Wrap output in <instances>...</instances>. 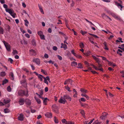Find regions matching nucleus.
Returning <instances> with one entry per match:
<instances>
[{
  "mask_svg": "<svg viewBox=\"0 0 124 124\" xmlns=\"http://www.w3.org/2000/svg\"><path fill=\"white\" fill-rule=\"evenodd\" d=\"M18 94L20 96L23 97L24 96H28L29 95L28 91V90L24 91L22 90H20L19 91Z\"/></svg>",
  "mask_w": 124,
  "mask_h": 124,
  "instance_id": "obj_1",
  "label": "nucleus"
},
{
  "mask_svg": "<svg viewBox=\"0 0 124 124\" xmlns=\"http://www.w3.org/2000/svg\"><path fill=\"white\" fill-rule=\"evenodd\" d=\"M34 73L36 75L38 76L39 78L41 81H42L43 78L44 79V82L46 84V77H44L41 74H39L36 72H34Z\"/></svg>",
  "mask_w": 124,
  "mask_h": 124,
  "instance_id": "obj_2",
  "label": "nucleus"
},
{
  "mask_svg": "<svg viewBox=\"0 0 124 124\" xmlns=\"http://www.w3.org/2000/svg\"><path fill=\"white\" fill-rule=\"evenodd\" d=\"M52 109L53 111L55 113H58L59 112L58 110V108L57 106H56L55 104L53 105L52 107Z\"/></svg>",
  "mask_w": 124,
  "mask_h": 124,
  "instance_id": "obj_3",
  "label": "nucleus"
},
{
  "mask_svg": "<svg viewBox=\"0 0 124 124\" xmlns=\"http://www.w3.org/2000/svg\"><path fill=\"white\" fill-rule=\"evenodd\" d=\"M3 43L6 48L7 50L8 51L10 50L11 46L8 43L4 41Z\"/></svg>",
  "mask_w": 124,
  "mask_h": 124,
  "instance_id": "obj_4",
  "label": "nucleus"
},
{
  "mask_svg": "<svg viewBox=\"0 0 124 124\" xmlns=\"http://www.w3.org/2000/svg\"><path fill=\"white\" fill-rule=\"evenodd\" d=\"M72 81L71 79H69L66 80L64 82V84L66 85L67 84H70L72 85Z\"/></svg>",
  "mask_w": 124,
  "mask_h": 124,
  "instance_id": "obj_5",
  "label": "nucleus"
},
{
  "mask_svg": "<svg viewBox=\"0 0 124 124\" xmlns=\"http://www.w3.org/2000/svg\"><path fill=\"white\" fill-rule=\"evenodd\" d=\"M110 13L111 15L115 18L116 19L119 20H121V18L120 17H118L115 13L112 12H111Z\"/></svg>",
  "mask_w": 124,
  "mask_h": 124,
  "instance_id": "obj_6",
  "label": "nucleus"
},
{
  "mask_svg": "<svg viewBox=\"0 0 124 124\" xmlns=\"http://www.w3.org/2000/svg\"><path fill=\"white\" fill-rule=\"evenodd\" d=\"M64 99L65 100L67 99L68 100H69L70 101L71 100V98L69 95H64L63 96Z\"/></svg>",
  "mask_w": 124,
  "mask_h": 124,
  "instance_id": "obj_7",
  "label": "nucleus"
},
{
  "mask_svg": "<svg viewBox=\"0 0 124 124\" xmlns=\"http://www.w3.org/2000/svg\"><path fill=\"white\" fill-rule=\"evenodd\" d=\"M58 101L60 103L64 104L65 102H66V100L64 99V97L63 98V99H62V97H61V98Z\"/></svg>",
  "mask_w": 124,
  "mask_h": 124,
  "instance_id": "obj_8",
  "label": "nucleus"
},
{
  "mask_svg": "<svg viewBox=\"0 0 124 124\" xmlns=\"http://www.w3.org/2000/svg\"><path fill=\"white\" fill-rule=\"evenodd\" d=\"M24 100L23 98H20L19 101V104L21 105H23L24 104Z\"/></svg>",
  "mask_w": 124,
  "mask_h": 124,
  "instance_id": "obj_9",
  "label": "nucleus"
},
{
  "mask_svg": "<svg viewBox=\"0 0 124 124\" xmlns=\"http://www.w3.org/2000/svg\"><path fill=\"white\" fill-rule=\"evenodd\" d=\"M6 11L7 12H8L10 15L13 14L14 11L11 9H6Z\"/></svg>",
  "mask_w": 124,
  "mask_h": 124,
  "instance_id": "obj_10",
  "label": "nucleus"
},
{
  "mask_svg": "<svg viewBox=\"0 0 124 124\" xmlns=\"http://www.w3.org/2000/svg\"><path fill=\"white\" fill-rule=\"evenodd\" d=\"M94 60H95L96 62L98 63H100L101 61L99 60V59L94 55H92Z\"/></svg>",
  "mask_w": 124,
  "mask_h": 124,
  "instance_id": "obj_11",
  "label": "nucleus"
},
{
  "mask_svg": "<svg viewBox=\"0 0 124 124\" xmlns=\"http://www.w3.org/2000/svg\"><path fill=\"white\" fill-rule=\"evenodd\" d=\"M33 61L35 62L36 64L38 65L40 63V60L38 58H35L33 60Z\"/></svg>",
  "mask_w": 124,
  "mask_h": 124,
  "instance_id": "obj_12",
  "label": "nucleus"
},
{
  "mask_svg": "<svg viewBox=\"0 0 124 124\" xmlns=\"http://www.w3.org/2000/svg\"><path fill=\"white\" fill-rule=\"evenodd\" d=\"M23 115L21 114L18 117V119L20 121H23Z\"/></svg>",
  "mask_w": 124,
  "mask_h": 124,
  "instance_id": "obj_13",
  "label": "nucleus"
},
{
  "mask_svg": "<svg viewBox=\"0 0 124 124\" xmlns=\"http://www.w3.org/2000/svg\"><path fill=\"white\" fill-rule=\"evenodd\" d=\"M61 48H63L64 50H66L67 48V45L65 44H64L62 43L61 44Z\"/></svg>",
  "mask_w": 124,
  "mask_h": 124,
  "instance_id": "obj_14",
  "label": "nucleus"
},
{
  "mask_svg": "<svg viewBox=\"0 0 124 124\" xmlns=\"http://www.w3.org/2000/svg\"><path fill=\"white\" fill-rule=\"evenodd\" d=\"M31 54L33 55H35L36 54V53L35 51L33 49L30 50Z\"/></svg>",
  "mask_w": 124,
  "mask_h": 124,
  "instance_id": "obj_15",
  "label": "nucleus"
},
{
  "mask_svg": "<svg viewBox=\"0 0 124 124\" xmlns=\"http://www.w3.org/2000/svg\"><path fill=\"white\" fill-rule=\"evenodd\" d=\"M47 117L51 118L52 117V114L51 112H47Z\"/></svg>",
  "mask_w": 124,
  "mask_h": 124,
  "instance_id": "obj_16",
  "label": "nucleus"
},
{
  "mask_svg": "<svg viewBox=\"0 0 124 124\" xmlns=\"http://www.w3.org/2000/svg\"><path fill=\"white\" fill-rule=\"evenodd\" d=\"M115 3L116 5H117L118 7H120L121 8L120 10H122V9L123 8V6L120 3H118L117 2H115Z\"/></svg>",
  "mask_w": 124,
  "mask_h": 124,
  "instance_id": "obj_17",
  "label": "nucleus"
},
{
  "mask_svg": "<svg viewBox=\"0 0 124 124\" xmlns=\"http://www.w3.org/2000/svg\"><path fill=\"white\" fill-rule=\"evenodd\" d=\"M25 101L27 104L28 105H31V102L30 100L28 99H26V100Z\"/></svg>",
  "mask_w": 124,
  "mask_h": 124,
  "instance_id": "obj_18",
  "label": "nucleus"
},
{
  "mask_svg": "<svg viewBox=\"0 0 124 124\" xmlns=\"http://www.w3.org/2000/svg\"><path fill=\"white\" fill-rule=\"evenodd\" d=\"M10 99H5L4 100L3 102V103L5 104H7L9 103L10 101Z\"/></svg>",
  "mask_w": 124,
  "mask_h": 124,
  "instance_id": "obj_19",
  "label": "nucleus"
},
{
  "mask_svg": "<svg viewBox=\"0 0 124 124\" xmlns=\"http://www.w3.org/2000/svg\"><path fill=\"white\" fill-rule=\"evenodd\" d=\"M54 121L55 123L58 124L59 123V120L56 116H54Z\"/></svg>",
  "mask_w": 124,
  "mask_h": 124,
  "instance_id": "obj_20",
  "label": "nucleus"
},
{
  "mask_svg": "<svg viewBox=\"0 0 124 124\" xmlns=\"http://www.w3.org/2000/svg\"><path fill=\"white\" fill-rule=\"evenodd\" d=\"M91 52L90 51H87L86 53H84V54L87 56H89L91 54Z\"/></svg>",
  "mask_w": 124,
  "mask_h": 124,
  "instance_id": "obj_21",
  "label": "nucleus"
},
{
  "mask_svg": "<svg viewBox=\"0 0 124 124\" xmlns=\"http://www.w3.org/2000/svg\"><path fill=\"white\" fill-rule=\"evenodd\" d=\"M6 73L4 71H2L0 72V75L2 77H4L6 75Z\"/></svg>",
  "mask_w": 124,
  "mask_h": 124,
  "instance_id": "obj_22",
  "label": "nucleus"
},
{
  "mask_svg": "<svg viewBox=\"0 0 124 124\" xmlns=\"http://www.w3.org/2000/svg\"><path fill=\"white\" fill-rule=\"evenodd\" d=\"M79 102H80V104H81V106H82L84 107H87L88 106L87 104H85V103L83 104L82 103H81L80 101H79Z\"/></svg>",
  "mask_w": 124,
  "mask_h": 124,
  "instance_id": "obj_23",
  "label": "nucleus"
},
{
  "mask_svg": "<svg viewBox=\"0 0 124 124\" xmlns=\"http://www.w3.org/2000/svg\"><path fill=\"white\" fill-rule=\"evenodd\" d=\"M77 64V63L73 61L71 63V65L72 66H76Z\"/></svg>",
  "mask_w": 124,
  "mask_h": 124,
  "instance_id": "obj_24",
  "label": "nucleus"
},
{
  "mask_svg": "<svg viewBox=\"0 0 124 124\" xmlns=\"http://www.w3.org/2000/svg\"><path fill=\"white\" fill-rule=\"evenodd\" d=\"M8 82V80L6 79H5V80L3 81L2 85H4L5 84H6Z\"/></svg>",
  "mask_w": 124,
  "mask_h": 124,
  "instance_id": "obj_25",
  "label": "nucleus"
},
{
  "mask_svg": "<svg viewBox=\"0 0 124 124\" xmlns=\"http://www.w3.org/2000/svg\"><path fill=\"white\" fill-rule=\"evenodd\" d=\"M39 7L40 12L43 14H44L42 8L39 5H38Z\"/></svg>",
  "mask_w": 124,
  "mask_h": 124,
  "instance_id": "obj_26",
  "label": "nucleus"
},
{
  "mask_svg": "<svg viewBox=\"0 0 124 124\" xmlns=\"http://www.w3.org/2000/svg\"><path fill=\"white\" fill-rule=\"evenodd\" d=\"M4 111L5 113H8L10 112V110L8 108L5 109L4 110Z\"/></svg>",
  "mask_w": 124,
  "mask_h": 124,
  "instance_id": "obj_27",
  "label": "nucleus"
},
{
  "mask_svg": "<svg viewBox=\"0 0 124 124\" xmlns=\"http://www.w3.org/2000/svg\"><path fill=\"white\" fill-rule=\"evenodd\" d=\"M0 33L1 34H4V30L1 27H0Z\"/></svg>",
  "mask_w": 124,
  "mask_h": 124,
  "instance_id": "obj_28",
  "label": "nucleus"
},
{
  "mask_svg": "<svg viewBox=\"0 0 124 124\" xmlns=\"http://www.w3.org/2000/svg\"><path fill=\"white\" fill-rule=\"evenodd\" d=\"M38 34L40 36L43 34V32L40 31L38 32Z\"/></svg>",
  "mask_w": 124,
  "mask_h": 124,
  "instance_id": "obj_29",
  "label": "nucleus"
},
{
  "mask_svg": "<svg viewBox=\"0 0 124 124\" xmlns=\"http://www.w3.org/2000/svg\"><path fill=\"white\" fill-rule=\"evenodd\" d=\"M12 53L14 55L16 54H18V52L16 50H13L12 52Z\"/></svg>",
  "mask_w": 124,
  "mask_h": 124,
  "instance_id": "obj_30",
  "label": "nucleus"
},
{
  "mask_svg": "<svg viewBox=\"0 0 124 124\" xmlns=\"http://www.w3.org/2000/svg\"><path fill=\"white\" fill-rule=\"evenodd\" d=\"M79 46H80V47L81 48H82L84 47V46L83 43L82 42H81L80 43Z\"/></svg>",
  "mask_w": 124,
  "mask_h": 124,
  "instance_id": "obj_31",
  "label": "nucleus"
},
{
  "mask_svg": "<svg viewBox=\"0 0 124 124\" xmlns=\"http://www.w3.org/2000/svg\"><path fill=\"white\" fill-rule=\"evenodd\" d=\"M89 35H90L92 36L93 37H94L95 38H98L99 37L95 35L94 34H92L89 33Z\"/></svg>",
  "mask_w": 124,
  "mask_h": 124,
  "instance_id": "obj_32",
  "label": "nucleus"
},
{
  "mask_svg": "<svg viewBox=\"0 0 124 124\" xmlns=\"http://www.w3.org/2000/svg\"><path fill=\"white\" fill-rule=\"evenodd\" d=\"M24 21L25 22V25L27 27L28 26V24H29V22L27 20H24Z\"/></svg>",
  "mask_w": 124,
  "mask_h": 124,
  "instance_id": "obj_33",
  "label": "nucleus"
},
{
  "mask_svg": "<svg viewBox=\"0 0 124 124\" xmlns=\"http://www.w3.org/2000/svg\"><path fill=\"white\" fill-rule=\"evenodd\" d=\"M80 91L82 92H83V93H86L87 92V90H85L83 89H81L80 90Z\"/></svg>",
  "mask_w": 124,
  "mask_h": 124,
  "instance_id": "obj_34",
  "label": "nucleus"
},
{
  "mask_svg": "<svg viewBox=\"0 0 124 124\" xmlns=\"http://www.w3.org/2000/svg\"><path fill=\"white\" fill-rule=\"evenodd\" d=\"M35 99L37 102L39 104H40L41 103V101L40 99L38 98H36L35 97Z\"/></svg>",
  "mask_w": 124,
  "mask_h": 124,
  "instance_id": "obj_35",
  "label": "nucleus"
},
{
  "mask_svg": "<svg viewBox=\"0 0 124 124\" xmlns=\"http://www.w3.org/2000/svg\"><path fill=\"white\" fill-rule=\"evenodd\" d=\"M106 118V116L104 115H102L100 117V119L102 120H104Z\"/></svg>",
  "mask_w": 124,
  "mask_h": 124,
  "instance_id": "obj_36",
  "label": "nucleus"
},
{
  "mask_svg": "<svg viewBox=\"0 0 124 124\" xmlns=\"http://www.w3.org/2000/svg\"><path fill=\"white\" fill-rule=\"evenodd\" d=\"M26 80L25 79H23L21 81V83L22 84H26Z\"/></svg>",
  "mask_w": 124,
  "mask_h": 124,
  "instance_id": "obj_37",
  "label": "nucleus"
},
{
  "mask_svg": "<svg viewBox=\"0 0 124 124\" xmlns=\"http://www.w3.org/2000/svg\"><path fill=\"white\" fill-rule=\"evenodd\" d=\"M78 68L82 69L83 68L82 64L80 63H79L78 64Z\"/></svg>",
  "mask_w": 124,
  "mask_h": 124,
  "instance_id": "obj_38",
  "label": "nucleus"
},
{
  "mask_svg": "<svg viewBox=\"0 0 124 124\" xmlns=\"http://www.w3.org/2000/svg\"><path fill=\"white\" fill-rule=\"evenodd\" d=\"M74 122L72 121H67V123L66 124H74Z\"/></svg>",
  "mask_w": 124,
  "mask_h": 124,
  "instance_id": "obj_39",
  "label": "nucleus"
},
{
  "mask_svg": "<svg viewBox=\"0 0 124 124\" xmlns=\"http://www.w3.org/2000/svg\"><path fill=\"white\" fill-rule=\"evenodd\" d=\"M65 88L68 91H69L70 92H71V90H70V88L69 87V86H65Z\"/></svg>",
  "mask_w": 124,
  "mask_h": 124,
  "instance_id": "obj_40",
  "label": "nucleus"
},
{
  "mask_svg": "<svg viewBox=\"0 0 124 124\" xmlns=\"http://www.w3.org/2000/svg\"><path fill=\"white\" fill-rule=\"evenodd\" d=\"M62 123H65L66 124V123L67 122V121L65 119H62L61 120Z\"/></svg>",
  "mask_w": 124,
  "mask_h": 124,
  "instance_id": "obj_41",
  "label": "nucleus"
},
{
  "mask_svg": "<svg viewBox=\"0 0 124 124\" xmlns=\"http://www.w3.org/2000/svg\"><path fill=\"white\" fill-rule=\"evenodd\" d=\"M80 33H81L83 35H84V34H86L87 33V32L85 31H83L82 30H81L80 31Z\"/></svg>",
  "mask_w": 124,
  "mask_h": 124,
  "instance_id": "obj_42",
  "label": "nucleus"
},
{
  "mask_svg": "<svg viewBox=\"0 0 124 124\" xmlns=\"http://www.w3.org/2000/svg\"><path fill=\"white\" fill-rule=\"evenodd\" d=\"M77 58H82L81 56L79 55H78L77 54H76L75 55V56Z\"/></svg>",
  "mask_w": 124,
  "mask_h": 124,
  "instance_id": "obj_43",
  "label": "nucleus"
},
{
  "mask_svg": "<svg viewBox=\"0 0 124 124\" xmlns=\"http://www.w3.org/2000/svg\"><path fill=\"white\" fill-rule=\"evenodd\" d=\"M102 18H103V19L105 18V17H107V16L105 14L103 13V14L102 15Z\"/></svg>",
  "mask_w": 124,
  "mask_h": 124,
  "instance_id": "obj_44",
  "label": "nucleus"
},
{
  "mask_svg": "<svg viewBox=\"0 0 124 124\" xmlns=\"http://www.w3.org/2000/svg\"><path fill=\"white\" fill-rule=\"evenodd\" d=\"M7 90L9 92H10L11 91V89L10 86H8L7 87Z\"/></svg>",
  "mask_w": 124,
  "mask_h": 124,
  "instance_id": "obj_45",
  "label": "nucleus"
},
{
  "mask_svg": "<svg viewBox=\"0 0 124 124\" xmlns=\"http://www.w3.org/2000/svg\"><path fill=\"white\" fill-rule=\"evenodd\" d=\"M100 57H101L102 58V59L103 60H105L106 61L108 62V61L107 59L105 57L102 56H100Z\"/></svg>",
  "mask_w": 124,
  "mask_h": 124,
  "instance_id": "obj_46",
  "label": "nucleus"
},
{
  "mask_svg": "<svg viewBox=\"0 0 124 124\" xmlns=\"http://www.w3.org/2000/svg\"><path fill=\"white\" fill-rule=\"evenodd\" d=\"M40 37L41 39L43 40L45 39V36L43 34L41 35V36Z\"/></svg>",
  "mask_w": 124,
  "mask_h": 124,
  "instance_id": "obj_47",
  "label": "nucleus"
},
{
  "mask_svg": "<svg viewBox=\"0 0 124 124\" xmlns=\"http://www.w3.org/2000/svg\"><path fill=\"white\" fill-rule=\"evenodd\" d=\"M41 72H42L45 75H46V72L45 70L42 69L41 70Z\"/></svg>",
  "mask_w": 124,
  "mask_h": 124,
  "instance_id": "obj_48",
  "label": "nucleus"
},
{
  "mask_svg": "<svg viewBox=\"0 0 124 124\" xmlns=\"http://www.w3.org/2000/svg\"><path fill=\"white\" fill-rule=\"evenodd\" d=\"M41 72H42L45 75H46V72L45 70L42 69L41 70Z\"/></svg>",
  "mask_w": 124,
  "mask_h": 124,
  "instance_id": "obj_49",
  "label": "nucleus"
},
{
  "mask_svg": "<svg viewBox=\"0 0 124 124\" xmlns=\"http://www.w3.org/2000/svg\"><path fill=\"white\" fill-rule=\"evenodd\" d=\"M3 7L4 8H5V10L7 9H8V6L6 4H4L3 5Z\"/></svg>",
  "mask_w": 124,
  "mask_h": 124,
  "instance_id": "obj_50",
  "label": "nucleus"
},
{
  "mask_svg": "<svg viewBox=\"0 0 124 124\" xmlns=\"http://www.w3.org/2000/svg\"><path fill=\"white\" fill-rule=\"evenodd\" d=\"M92 66L93 67V68H94L96 70H98L99 68H98L97 67L93 65H92Z\"/></svg>",
  "mask_w": 124,
  "mask_h": 124,
  "instance_id": "obj_51",
  "label": "nucleus"
},
{
  "mask_svg": "<svg viewBox=\"0 0 124 124\" xmlns=\"http://www.w3.org/2000/svg\"><path fill=\"white\" fill-rule=\"evenodd\" d=\"M80 101L83 102H85L86 101L85 99L83 98H81L80 99Z\"/></svg>",
  "mask_w": 124,
  "mask_h": 124,
  "instance_id": "obj_52",
  "label": "nucleus"
},
{
  "mask_svg": "<svg viewBox=\"0 0 124 124\" xmlns=\"http://www.w3.org/2000/svg\"><path fill=\"white\" fill-rule=\"evenodd\" d=\"M53 49L54 50L56 51L57 50V48L56 46H54L53 47Z\"/></svg>",
  "mask_w": 124,
  "mask_h": 124,
  "instance_id": "obj_53",
  "label": "nucleus"
},
{
  "mask_svg": "<svg viewBox=\"0 0 124 124\" xmlns=\"http://www.w3.org/2000/svg\"><path fill=\"white\" fill-rule=\"evenodd\" d=\"M46 98H45L43 100V103L44 104H46Z\"/></svg>",
  "mask_w": 124,
  "mask_h": 124,
  "instance_id": "obj_54",
  "label": "nucleus"
},
{
  "mask_svg": "<svg viewBox=\"0 0 124 124\" xmlns=\"http://www.w3.org/2000/svg\"><path fill=\"white\" fill-rule=\"evenodd\" d=\"M10 75L12 78L11 79H14V74L12 72L10 74Z\"/></svg>",
  "mask_w": 124,
  "mask_h": 124,
  "instance_id": "obj_55",
  "label": "nucleus"
},
{
  "mask_svg": "<svg viewBox=\"0 0 124 124\" xmlns=\"http://www.w3.org/2000/svg\"><path fill=\"white\" fill-rule=\"evenodd\" d=\"M8 61H9L11 63H13V60L11 58H9L8 59Z\"/></svg>",
  "mask_w": 124,
  "mask_h": 124,
  "instance_id": "obj_56",
  "label": "nucleus"
},
{
  "mask_svg": "<svg viewBox=\"0 0 124 124\" xmlns=\"http://www.w3.org/2000/svg\"><path fill=\"white\" fill-rule=\"evenodd\" d=\"M57 56L59 60H62V57L61 56H60L59 55H58Z\"/></svg>",
  "mask_w": 124,
  "mask_h": 124,
  "instance_id": "obj_57",
  "label": "nucleus"
},
{
  "mask_svg": "<svg viewBox=\"0 0 124 124\" xmlns=\"http://www.w3.org/2000/svg\"><path fill=\"white\" fill-rule=\"evenodd\" d=\"M94 118H93V119H92L88 123V124H91V123H92L93 121H94Z\"/></svg>",
  "mask_w": 124,
  "mask_h": 124,
  "instance_id": "obj_58",
  "label": "nucleus"
},
{
  "mask_svg": "<svg viewBox=\"0 0 124 124\" xmlns=\"http://www.w3.org/2000/svg\"><path fill=\"white\" fill-rule=\"evenodd\" d=\"M80 113L83 115H84V112L83 110H81Z\"/></svg>",
  "mask_w": 124,
  "mask_h": 124,
  "instance_id": "obj_59",
  "label": "nucleus"
},
{
  "mask_svg": "<svg viewBox=\"0 0 124 124\" xmlns=\"http://www.w3.org/2000/svg\"><path fill=\"white\" fill-rule=\"evenodd\" d=\"M0 2L2 4L4 3H5L4 0H0Z\"/></svg>",
  "mask_w": 124,
  "mask_h": 124,
  "instance_id": "obj_60",
  "label": "nucleus"
},
{
  "mask_svg": "<svg viewBox=\"0 0 124 124\" xmlns=\"http://www.w3.org/2000/svg\"><path fill=\"white\" fill-rule=\"evenodd\" d=\"M25 36L28 38H29L30 37V36L29 34H25Z\"/></svg>",
  "mask_w": 124,
  "mask_h": 124,
  "instance_id": "obj_61",
  "label": "nucleus"
},
{
  "mask_svg": "<svg viewBox=\"0 0 124 124\" xmlns=\"http://www.w3.org/2000/svg\"><path fill=\"white\" fill-rule=\"evenodd\" d=\"M48 31L49 33H51L52 31L51 29L50 28H49L48 29Z\"/></svg>",
  "mask_w": 124,
  "mask_h": 124,
  "instance_id": "obj_62",
  "label": "nucleus"
},
{
  "mask_svg": "<svg viewBox=\"0 0 124 124\" xmlns=\"http://www.w3.org/2000/svg\"><path fill=\"white\" fill-rule=\"evenodd\" d=\"M93 124H100V123L98 122V121H96Z\"/></svg>",
  "mask_w": 124,
  "mask_h": 124,
  "instance_id": "obj_63",
  "label": "nucleus"
},
{
  "mask_svg": "<svg viewBox=\"0 0 124 124\" xmlns=\"http://www.w3.org/2000/svg\"><path fill=\"white\" fill-rule=\"evenodd\" d=\"M23 70L25 71L26 73H28L29 72V71L26 68H24L23 69Z\"/></svg>",
  "mask_w": 124,
  "mask_h": 124,
  "instance_id": "obj_64",
  "label": "nucleus"
}]
</instances>
